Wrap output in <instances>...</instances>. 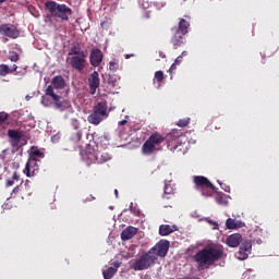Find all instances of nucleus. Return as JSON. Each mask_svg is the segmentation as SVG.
<instances>
[{
    "label": "nucleus",
    "instance_id": "f257e3e1",
    "mask_svg": "<svg viewBox=\"0 0 279 279\" xmlns=\"http://www.w3.org/2000/svg\"><path fill=\"white\" fill-rule=\"evenodd\" d=\"M169 254V241L161 240L155 244L147 253L140 256L132 265L134 271H144V269H149L154 263L160 258H165Z\"/></svg>",
    "mask_w": 279,
    "mask_h": 279
},
{
    "label": "nucleus",
    "instance_id": "f03ea898",
    "mask_svg": "<svg viewBox=\"0 0 279 279\" xmlns=\"http://www.w3.org/2000/svg\"><path fill=\"white\" fill-rule=\"evenodd\" d=\"M226 256L227 254L222 245L208 244L194 255V260L197 263L199 269H208V267H213V265L226 258Z\"/></svg>",
    "mask_w": 279,
    "mask_h": 279
},
{
    "label": "nucleus",
    "instance_id": "7ed1b4c3",
    "mask_svg": "<svg viewBox=\"0 0 279 279\" xmlns=\"http://www.w3.org/2000/svg\"><path fill=\"white\" fill-rule=\"evenodd\" d=\"M45 8L49 12V15H47L45 20L46 23H53V19L69 21V16H73V10L66 4H60L56 1H47Z\"/></svg>",
    "mask_w": 279,
    "mask_h": 279
},
{
    "label": "nucleus",
    "instance_id": "20e7f679",
    "mask_svg": "<svg viewBox=\"0 0 279 279\" xmlns=\"http://www.w3.org/2000/svg\"><path fill=\"white\" fill-rule=\"evenodd\" d=\"M85 155L93 165H104V162L112 160V156L108 154V150H99V145L95 144V142L86 145Z\"/></svg>",
    "mask_w": 279,
    "mask_h": 279
},
{
    "label": "nucleus",
    "instance_id": "39448f33",
    "mask_svg": "<svg viewBox=\"0 0 279 279\" xmlns=\"http://www.w3.org/2000/svg\"><path fill=\"white\" fill-rule=\"evenodd\" d=\"M193 182L197 191H201L203 197H213L217 193V187L204 175H195Z\"/></svg>",
    "mask_w": 279,
    "mask_h": 279
},
{
    "label": "nucleus",
    "instance_id": "423d86ee",
    "mask_svg": "<svg viewBox=\"0 0 279 279\" xmlns=\"http://www.w3.org/2000/svg\"><path fill=\"white\" fill-rule=\"evenodd\" d=\"M167 140V137H165V135L155 132L153 133L147 141L143 144L142 146V154L144 156H151V154H154L156 146L157 145H162V143H165V141Z\"/></svg>",
    "mask_w": 279,
    "mask_h": 279
},
{
    "label": "nucleus",
    "instance_id": "0eeeda50",
    "mask_svg": "<svg viewBox=\"0 0 279 279\" xmlns=\"http://www.w3.org/2000/svg\"><path fill=\"white\" fill-rule=\"evenodd\" d=\"M46 95L53 99L56 109L60 110V112H64V110H69V108H71V101H69V100L62 98V96L56 94L53 92L52 86H48L46 88Z\"/></svg>",
    "mask_w": 279,
    "mask_h": 279
},
{
    "label": "nucleus",
    "instance_id": "6e6552de",
    "mask_svg": "<svg viewBox=\"0 0 279 279\" xmlns=\"http://www.w3.org/2000/svg\"><path fill=\"white\" fill-rule=\"evenodd\" d=\"M86 58H88L86 52H82V56H72L69 59L70 66H72V69L81 73V71H84L86 69V64H88V62L86 61Z\"/></svg>",
    "mask_w": 279,
    "mask_h": 279
},
{
    "label": "nucleus",
    "instance_id": "1a4fd4ad",
    "mask_svg": "<svg viewBox=\"0 0 279 279\" xmlns=\"http://www.w3.org/2000/svg\"><path fill=\"white\" fill-rule=\"evenodd\" d=\"M0 36H7V38H12L15 40V38L21 36V32H19V28L13 24H1Z\"/></svg>",
    "mask_w": 279,
    "mask_h": 279
},
{
    "label": "nucleus",
    "instance_id": "9d476101",
    "mask_svg": "<svg viewBox=\"0 0 279 279\" xmlns=\"http://www.w3.org/2000/svg\"><path fill=\"white\" fill-rule=\"evenodd\" d=\"M101 84V80L99 78V72L94 71L88 77V86L90 95H95L97 93V88Z\"/></svg>",
    "mask_w": 279,
    "mask_h": 279
},
{
    "label": "nucleus",
    "instance_id": "9b49d317",
    "mask_svg": "<svg viewBox=\"0 0 279 279\" xmlns=\"http://www.w3.org/2000/svg\"><path fill=\"white\" fill-rule=\"evenodd\" d=\"M38 162L36 159H28L26 162L24 173L27 178H34V175L38 174Z\"/></svg>",
    "mask_w": 279,
    "mask_h": 279
},
{
    "label": "nucleus",
    "instance_id": "f8f14e48",
    "mask_svg": "<svg viewBox=\"0 0 279 279\" xmlns=\"http://www.w3.org/2000/svg\"><path fill=\"white\" fill-rule=\"evenodd\" d=\"M185 36L186 35L179 33L178 31H172L170 43L173 46V49H180V47L186 43V38H184Z\"/></svg>",
    "mask_w": 279,
    "mask_h": 279
},
{
    "label": "nucleus",
    "instance_id": "ddd939ff",
    "mask_svg": "<svg viewBox=\"0 0 279 279\" xmlns=\"http://www.w3.org/2000/svg\"><path fill=\"white\" fill-rule=\"evenodd\" d=\"M102 60H104V53L101 52V50L98 48L92 49L90 56H89V62L92 66H99Z\"/></svg>",
    "mask_w": 279,
    "mask_h": 279
},
{
    "label": "nucleus",
    "instance_id": "4468645a",
    "mask_svg": "<svg viewBox=\"0 0 279 279\" xmlns=\"http://www.w3.org/2000/svg\"><path fill=\"white\" fill-rule=\"evenodd\" d=\"M189 27H191V23H189V21L179 19L178 27H172L171 32H179V34L186 36V34H189Z\"/></svg>",
    "mask_w": 279,
    "mask_h": 279
},
{
    "label": "nucleus",
    "instance_id": "2eb2a0df",
    "mask_svg": "<svg viewBox=\"0 0 279 279\" xmlns=\"http://www.w3.org/2000/svg\"><path fill=\"white\" fill-rule=\"evenodd\" d=\"M119 267H121V262H113L111 264V267H109L107 270L102 271V276L105 279H112L114 278V274L119 271Z\"/></svg>",
    "mask_w": 279,
    "mask_h": 279
},
{
    "label": "nucleus",
    "instance_id": "dca6fc26",
    "mask_svg": "<svg viewBox=\"0 0 279 279\" xmlns=\"http://www.w3.org/2000/svg\"><path fill=\"white\" fill-rule=\"evenodd\" d=\"M19 193H21V195H32V191H29V184L27 183H24L23 184V181L13 189L11 195H19Z\"/></svg>",
    "mask_w": 279,
    "mask_h": 279
},
{
    "label": "nucleus",
    "instance_id": "f3484780",
    "mask_svg": "<svg viewBox=\"0 0 279 279\" xmlns=\"http://www.w3.org/2000/svg\"><path fill=\"white\" fill-rule=\"evenodd\" d=\"M8 136L9 138H11V145L13 147L19 146V144L21 143V138H23V134H21L20 131L12 130V129L8 131Z\"/></svg>",
    "mask_w": 279,
    "mask_h": 279
},
{
    "label": "nucleus",
    "instance_id": "a211bd4d",
    "mask_svg": "<svg viewBox=\"0 0 279 279\" xmlns=\"http://www.w3.org/2000/svg\"><path fill=\"white\" fill-rule=\"evenodd\" d=\"M241 241H243L241 233H235L229 235L226 243L229 247H239V245H241Z\"/></svg>",
    "mask_w": 279,
    "mask_h": 279
},
{
    "label": "nucleus",
    "instance_id": "6ab92c4d",
    "mask_svg": "<svg viewBox=\"0 0 279 279\" xmlns=\"http://www.w3.org/2000/svg\"><path fill=\"white\" fill-rule=\"evenodd\" d=\"M49 86H52V92H53V88L56 90H62V88L66 86V81H64V77H62V75H57L52 77L51 85Z\"/></svg>",
    "mask_w": 279,
    "mask_h": 279
},
{
    "label": "nucleus",
    "instance_id": "aec40b11",
    "mask_svg": "<svg viewBox=\"0 0 279 279\" xmlns=\"http://www.w3.org/2000/svg\"><path fill=\"white\" fill-rule=\"evenodd\" d=\"M162 199H167L168 202H170V204H173V201L175 199V190H173V186H171V184L165 185Z\"/></svg>",
    "mask_w": 279,
    "mask_h": 279
},
{
    "label": "nucleus",
    "instance_id": "412c9836",
    "mask_svg": "<svg viewBox=\"0 0 279 279\" xmlns=\"http://www.w3.org/2000/svg\"><path fill=\"white\" fill-rule=\"evenodd\" d=\"M168 149L172 151V154H184V145L180 144L178 140L169 142Z\"/></svg>",
    "mask_w": 279,
    "mask_h": 279
},
{
    "label": "nucleus",
    "instance_id": "4be33fe9",
    "mask_svg": "<svg viewBox=\"0 0 279 279\" xmlns=\"http://www.w3.org/2000/svg\"><path fill=\"white\" fill-rule=\"evenodd\" d=\"M138 232V229L134 227H128L121 232V239L122 241H130V239H134Z\"/></svg>",
    "mask_w": 279,
    "mask_h": 279
},
{
    "label": "nucleus",
    "instance_id": "5701e85b",
    "mask_svg": "<svg viewBox=\"0 0 279 279\" xmlns=\"http://www.w3.org/2000/svg\"><path fill=\"white\" fill-rule=\"evenodd\" d=\"M94 112L105 117L107 119L108 117V101L102 100L100 102H98L95 107H94Z\"/></svg>",
    "mask_w": 279,
    "mask_h": 279
},
{
    "label": "nucleus",
    "instance_id": "b1692460",
    "mask_svg": "<svg viewBox=\"0 0 279 279\" xmlns=\"http://www.w3.org/2000/svg\"><path fill=\"white\" fill-rule=\"evenodd\" d=\"M172 232H178V226L173 225H161L159 227V234L160 236H169Z\"/></svg>",
    "mask_w": 279,
    "mask_h": 279
},
{
    "label": "nucleus",
    "instance_id": "393cba45",
    "mask_svg": "<svg viewBox=\"0 0 279 279\" xmlns=\"http://www.w3.org/2000/svg\"><path fill=\"white\" fill-rule=\"evenodd\" d=\"M226 226H227L228 230H236L239 228H245V222L229 218L226 221Z\"/></svg>",
    "mask_w": 279,
    "mask_h": 279
},
{
    "label": "nucleus",
    "instance_id": "a878e982",
    "mask_svg": "<svg viewBox=\"0 0 279 279\" xmlns=\"http://www.w3.org/2000/svg\"><path fill=\"white\" fill-rule=\"evenodd\" d=\"M104 119H106V117L97 113V111H93V113L87 117L88 123H92L93 125H99Z\"/></svg>",
    "mask_w": 279,
    "mask_h": 279
},
{
    "label": "nucleus",
    "instance_id": "bb28decb",
    "mask_svg": "<svg viewBox=\"0 0 279 279\" xmlns=\"http://www.w3.org/2000/svg\"><path fill=\"white\" fill-rule=\"evenodd\" d=\"M107 84L110 88H119V77L114 75H109Z\"/></svg>",
    "mask_w": 279,
    "mask_h": 279
},
{
    "label": "nucleus",
    "instance_id": "cd10ccee",
    "mask_svg": "<svg viewBox=\"0 0 279 279\" xmlns=\"http://www.w3.org/2000/svg\"><path fill=\"white\" fill-rule=\"evenodd\" d=\"M38 158H45V153H43V150L40 149H34L31 151L29 154V160H37L38 161Z\"/></svg>",
    "mask_w": 279,
    "mask_h": 279
},
{
    "label": "nucleus",
    "instance_id": "c85d7f7f",
    "mask_svg": "<svg viewBox=\"0 0 279 279\" xmlns=\"http://www.w3.org/2000/svg\"><path fill=\"white\" fill-rule=\"evenodd\" d=\"M163 80H165V72H162L160 70L155 72L154 84H156V82H157V84H159V86H160V84H162Z\"/></svg>",
    "mask_w": 279,
    "mask_h": 279
},
{
    "label": "nucleus",
    "instance_id": "c756f323",
    "mask_svg": "<svg viewBox=\"0 0 279 279\" xmlns=\"http://www.w3.org/2000/svg\"><path fill=\"white\" fill-rule=\"evenodd\" d=\"M215 199L217 204H219L220 206H228V201L226 199V195H223L222 193H218Z\"/></svg>",
    "mask_w": 279,
    "mask_h": 279
},
{
    "label": "nucleus",
    "instance_id": "7c9ffc66",
    "mask_svg": "<svg viewBox=\"0 0 279 279\" xmlns=\"http://www.w3.org/2000/svg\"><path fill=\"white\" fill-rule=\"evenodd\" d=\"M70 138L73 143H80L82 141V131H72Z\"/></svg>",
    "mask_w": 279,
    "mask_h": 279
},
{
    "label": "nucleus",
    "instance_id": "2f4dec72",
    "mask_svg": "<svg viewBox=\"0 0 279 279\" xmlns=\"http://www.w3.org/2000/svg\"><path fill=\"white\" fill-rule=\"evenodd\" d=\"M85 53L80 46H72L69 52V56H82Z\"/></svg>",
    "mask_w": 279,
    "mask_h": 279
},
{
    "label": "nucleus",
    "instance_id": "473e14b6",
    "mask_svg": "<svg viewBox=\"0 0 279 279\" xmlns=\"http://www.w3.org/2000/svg\"><path fill=\"white\" fill-rule=\"evenodd\" d=\"M21 177H19V172L14 171L12 179L7 180V186H14V182H19Z\"/></svg>",
    "mask_w": 279,
    "mask_h": 279
},
{
    "label": "nucleus",
    "instance_id": "72a5a7b5",
    "mask_svg": "<svg viewBox=\"0 0 279 279\" xmlns=\"http://www.w3.org/2000/svg\"><path fill=\"white\" fill-rule=\"evenodd\" d=\"M236 256L239 258V260H246V258H248L250 253L247 251H244L241 246L239 252L236 253Z\"/></svg>",
    "mask_w": 279,
    "mask_h": 279
},
{
    "label": "nucleus",
    "instance_id": "f704fd0d",
    "mask_svg": "<svg viewBox=\"0 0 279 279\" xmlns=\"http://www.w3.org/2000/svg\"><path fill=\"white\" fill-rule=\"evenodd\" d=\"M9 73H12L10 66L8 64H0V76L5 77Z\"/></svg>",
    "mask_w": 279,
    "mask_h": 279
},
{
    "label": "nucleus",
    "instance_id": "c9c22d12",
    "mask_svg": "<svg viewBox=\"0 0 279 279\" xmlns=\"http://www.w3.org/2000/svg\"><path fill=\"white\" fill-rule=\"evenodd\" d=\"M244 252H247L248 254H252V242L251 241H244L242 242L240 246Z\"/></svg>",
    "mask_w": 279,
    "mask_h": 279
},
{
    "label": "nucleus",
    "instance_id": "e433bc0d",
    "mask_svg": "<svg viewBox=\"0 0 279 279\" xmlns=\"http://www.w3.org/2000/svg\"><path fill=\"white\" fill-rule=\"evenodd\" d=\"M109 71H119V60L112 59L109 62Z\"/></svg>",
    "mask_w": 279,
    "mask_h": 279
},
{
    "label": "nucleus",
    "instance_id": "4c0bfd02",
    "mask_svg": "<svg viewBox=\"0 0 279 279\" xmlns=\"http://www.w3.org/2000/svg\"><path fill=\"white\" fill-rule=\"evenodd\" d=\"M41 104L45 106V108H49L51 106V99H49V96L46 94V96L41 97Z\"/></svg>",
    "mask_w": 279,
    "mask_h": 279
},
{
    "label": "nucleus",
    "instance_id": "58836bf2",
    "mask_svg": "<svg viewBox=\"0 0 279 279\" xmlns=\"http://www.w3.org/2000/svg\"><path fill=\"white\" fill-rule=\"evenodd\" d=\"M189 123H191V119H181L177 122V125L179 128H186V125H189Z\"/></svg>",
    "mask_w": 279,
    "mask_h": 279
},
{
    "label": "nucleus",
    "instance_id": "ea45409f",
    "mask_svg": "<svg viewBox=\"0 0 279 279\" xmlns=\"http://www.w3.org/2000/svg\"><path fill=\"white\" fill-rule=\"evenodd\" d=\"M71 125L74 132H82V130H80V121L73 119Z\"/></svg>",
    "mask_w": 279,
    "mask_h": 279
},
{
    "label": "nucleus",
    "instance_id": "a19ab883",
    "mask_svg": "<svg viewBox=\"0 0 279 279\" xmlns=\"http://www.w3.org/2000/svg\"><path fill=\"white\" fill-rule=\"evenodd\" d=\"M9 60H10L11 62H19V53L12 52V53L9 56Z\"/></svg>",
    "mask_w": 279,
    "mask_h": 279
},
{
    "label": "nucleus",
    "instance_id": "79ce46f5",
    "mask_svg": "<svg viewBox=\"0 0 279 279\" xmlns=\"http://www.w3.org/2000/svg\"><path fill=\"white\" fill-rule=\"evenodd\" d=\"M8 117H9L8 113L0 112V125L8 121Z\"/></svg>",
    "mask_w": 279,
    "mask_h": 279
},
{
    "label": "nucleus",
    "instance_id": "37998d69",
    "mask_svg": "<svg viewBox=\"0 0 279 279\" xmlns=\"http://www.w3.org/2000/svg\"><path fill=\"white\" fill-rule=\"evenodd\" d=\"M170 136H175V138H180V136H182V132L173 130Z\"/></svg>",
    "mask_w": 279,
    "mask_h": 279
},
{
    "label": "nucleus",
    "instance_id": "c03bdc74",
    "mask_svg": "<svg viewBox=\"0 0 279 279\" xmlns=\"http://www.w3.org/2000/svg\"><path fill=\"white\" fill-rule=\"evenodd\" d=\"M220 186H221V189H223V191H226V193H230V186H228L223 183H220Z\"/></svg>",
    "mask_w": 279,
    "mask_h": 279
},
{
    "label": "nucleus",
    "instance_id": "a18cd8bd",
    "mask_svg": "<svg viewBox=\"0 0 279 279\" xmlns=\"http://www.w3.org/2000/svg\"><path fill=\"white\" fill-rule=\"evenodd\" d=\"M16 69H19V65L13 64L12 68H10L11 73H16Z\"/></svg>",
    "mask_w": 279,
    "mask_h": 279
},
{
    "label": "nucleus",
    "instance_id": "49530a36",
    "mask_svg": "<svg viewBox=\"0 0 279 279\" xmlns=\"http://www.w3.org/2000/svg\"><path fill=\"white\" fill-rule=\"evenodd\" d=\"M177 65H178L177 63H172V65L169 69V72L173 73V71H175V69H177Z\"/></svg>",
    "mask_w": 279,
    "mask_h": 279
},
{
    "label": "nucleus",
    "instance_id": "de8ad7c7",
    "mask_svg": "<svg viewBox=\"0 0 279 279\" xmlns=\"http://www.w3.org/2000/svg\"><path fill=\"white\" fill-rule=\"evenodd\" d=\"M182 62V56H179L175 61H174V64H181Z\"/></svg>",
    "mask_w": 279,
    "mask_h": 279
},
{
    "label": "nucleus",
    "instance_id": "09e8293b",
    "mask_svg": "<svg viewBox=\"0 0 279 279\" xmlns=\"http://www.w3.org/2000/svg\"><path fill=\"white\" fill-rule=\"evenodd\" d=\"M128 123V120H121L120 122H119V125H125Z\"/></svg>",
    "mask_w": 279,
    "mask_h": 279
},
{
    "label": "nucleus",
    "instance_id": "8fccbe9b",
    "mask_svg": "<svg viewBox=\"0 0 279 279\" xmlns=\"http://www.w3.org/2000/svg\"><path fill=\"white\" fill-rule=\"evenodd\" d=\"M159 58H167V56H165V53H162V51H159Z\"/></svg>",
    "mask_w": 279,
    "mask_h": 279
},
{
    "label": "nucleus",
    "instance_id": "3c124183",
    "mask_svg": "<svg viewBox=\"0 0 279 279\" xmlns=\"http://www.w3.org/2000/svg\"><path fill=\"white\" fill-rule=\"evenodd\" d=\"M93 199H95L93 195H90L89 198H86L87 202H93Z\"/></svg>",
    "mask_w": 279,
    "mask_h": 279
},
{
    "label": "nucleus",
    "instance_id": "603ef678",
    "mask_svg": "<svg viewBox=\"0 0 279 279\" xmlns=\"http://www.w3.org/2000/svg\"><path fill=\"white\" fill-rule=\"evenodd\" d=\"M116 197H119V190H114Z\"/></svg>",
    "mask_w": 279,
    "mask_h": 279
},
{
    "label": "nucleus",
    "instance_id": "864d4df0",
    "mask_svg": "<svg viewBox=\"0 0 279 279\" xmlns=\"http://www.w3.org/2000/svg\"><path fill=\"white\" fill-rule=\"evenodd\" d=\"M182 56H189V52L183 51V52L181 53V57H182Z\"/></svg>",
    "mask_w": 279,
    "mask_h": 279
},
{
    "label": "nucleus",
    "instance_id": "5fc2aeb1",
    "mask_svg": "<svg viewBox=\"0 0 279 279\" xmlns=\"http://www.w3.org/2000/svg\"><path fill=\"white\" fill-rule=\"evenodd\" d=\"M209 223H213L214 226H219L217 225V222H213V220H210Z\"/></svg>",
    "mask_w": 279,
    "mask_h": 279
},
{
    "label": "nucleus",
    "instance_id": "6e6d98bb",
    "mask_svg": "<svg viewBox=\"0 0 279 279\" xmlns=\"http://www.w3.org/2000/svg\"><path fill=\"white\" fill-rule=\"evenodd\" d=\"M165 208H171V205H165Z\"/></svg>",
    "mask_w": 279,
    "mask_h": 279
},
{
    "label": "nucleus",
    "instance_id": "4d7b16f0",
    "mask_svg": "<svg viewBox=\"0 0 279 279\" xmlns=\"http://www.w3.org/2000/svg\"><path fill=\"white\" fill-rule=\"evenodd\" d=\"M5 1H8V0H0V3H5Z\"/></svg>",
    "mask_w": 279,
    "mask_h": 279
},
{
    "label": "nucleus",
    "instance_id": "13d9d810",
    "mask_svg": "<svg viewBox=\"0 0 279 279\" xmlns=\"http://www.w3.org/2000/svg\"><path fill=\"white\" fill-rule=\"evenodd\" d=\"M147 19H149V14H147V16H146Z\"/></svg>",
    "mask_w": 279,
    "mask_h": 279
},
{
    "label": "nucleus",
    "instance_id": "bf43d9fd",
    "mask_svg": "<svg viewBox=\"0 0 279 279\" xmlns=\"http://www.w3.org/2000/svg\"><path fill=\"white\" fill-rule=\"evenodd\" d=\"M126 58H130V54H126Z\"/></svg>",
    "mask_w": 279,
    "mask_h": 279
}]
</instances>
